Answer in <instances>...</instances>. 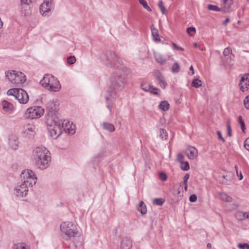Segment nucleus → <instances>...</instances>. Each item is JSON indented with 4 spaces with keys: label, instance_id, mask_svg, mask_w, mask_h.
I'll list each match as a JSON object with an SVG mask.
<instances>
[{
    "label": "nucleus",
    "instance_id": "f257e3e1",
    "mask_svg": "<svg viewBox=\"0 0 249 249\" xmlns=\"http://www.w3.org/2000/svg\"><path fill=\"white\" fill-rule=\"evenodd\" d=\"M57 111L53 108L49 109L46 116V124L50 135L53 139L57 138L63 131L70 135L75 133V125L70 123L68 120L60 122L57 117Z\"/></svg>",
    "mask_w": 249,
    "mask_h": 249
},
{
    "label": "nucleus",
    "instance_id": "f03ea898",
    "mask_svg": "<svg viewBox=\"0 0 249 249\" xmlns=\"http://www.w3.org/2000/svg\"><path fill=\"white\" fill-rule=\"evenodd\" d=\"M126 69L121 66L115 70L110 77L108 90L106 96L107 101L113 102L116 98L117 91L121 90L126 82Z\"/></svg>",
    "mask_w": 249,
    "mask_h": 249
},
{
    "label": "nucleus",
    "instance_id": "7ed1b4c3",
    "mask_svg": "<svg viewBox=\"0 0 249 249\" xmlns=\"http://www.w3.org/2000/svg\"><path fill=\"white\" fill-rule=\"evenodd\" d=\"M34 160L36 165L40 169L48 168L51 162L50 153L44 147H37L33 151Z\"/></svg>",
    "mask_w": 249,
    "mask_h": 249
},
{
    "label": "nucleus",
    "instance_id": "20e7f679",
    "mask_svg": "<svg viewBox=\"0 0 249 249\" xmlns=\"http://www.w3.org/2000/svg\"><path fill=\"white\" fill-rule=\"evenodd\" d=\"M63 239L69 241L78 233L75 225L71 222H64L60 226Z\"/></svg>",
    "mask_w": 249,
    "mask_h": 249
},
{
    "label": "nucleus",
    "instance_id": "39448f33",
    "mask_svg": "<svg viewBox=\"0 0 249 249\" xmlns=\"http://www.w3.org/2000/svg\"><path fill=\"white\" fill-rule=\"evenodd\" d=\"M5 76L14 86H22L26 80L25 75L23 73L14 70L5 71Z\"/></svg>",
    "mask_w": 249,
    "mask_h": 249
},
{
    "label": "nucleus",
    "instance_id": "423d86ee",
    "mask_svg": "<svg viewBox=\"0 0 249 249\" xmlns=\"http://www.w3.org/2000/svg\"><path fill=\"white\" fill-rule=\"evenodd\" d=\"M7 94L14 96L20 104H25L29 101L27 92L20 88H15L8 90Z\"/></svg>",
    "mask_w": 249,
    "mask_h": 249
},
{
    "label": "nucleus",
    "instance_id": "0eeeda50",
    "mask_svg": "<svg viewBox=\"0 0 249 249\" xmlns=\"http://www.w3.org/2000/svg\"><path fill=\"white\" fill-rule=\"evenodd\" d=\"M20 178L22 183L29 187H32L35 185L37 180V178L35 173L29 169L23 170L20 175Z\"/></svg>",
    "mask_w": 249,
    "mask_h": 249
},
{
    "label": "nucleus",
    "instance_id": "6e6552de",
    "mask_svg": "<svg viewBox=\"0 0 249 249\" xmlns=\"http://www.w3.org/2000/svg\"><path fill=\"white\" fill-rule=\"evenodd\" d=\"M44 109L41 107L34 106L28 108L25 113V117L28 119H36L40 117L44 113Z\"/></svg>",
    "mask_w": 249,
    "mask_h": 249
},
{
    "label": "nucleus",
    "instance_id": "1a4fd4ad",
    "mask_svg": "<svg viewBox=\"0 0 249 249\" xmlns=\"http://www.w3.org/2000/svg\"><path fill=\"white\" fill-rule=\"evenodd\" d=\"M233 2L232 0H221V12L227 13L231 12L233 9L232 5Z\"/></svg>",
    "mask_w": 249,
    "mask_h": 249
},
{
    "label": "nucleus",
    "instance_id": "9d476101",
    "mask_svg": "<svg viewBox=\"0 0 249 249\" xmlns=\"http://www.w3.org/2000/svg\"><path fill=\"white\" fill-rule=\"evenodd\" d=\"M28 187L29 186L22 183L20 185H18L15 189L17 196L21 197L26 196L28 192Z\"/></svg>",
    "mask_w": 249,
    "mask_h": 249
},
{
    "label": "nucleus",
    "instance_id": "9b49d317",
    "mask_svg": "<svg viewBox=\"0 0 249 249\" xmlns=\"http://www.w3.org/2000/svg\"><path fill=\"white\" fill-rule=\"evenodd\" d=\"M52 0H45L40 6V12L43 15H47L52 9Z\"/></svg>",
    "mask_w": 249,
    "mask_h": 249
},
{
    "label": "nucleus",
    "instance_id": "f8f14e48",
    "mask_svg": "<svg viewBox=\"0 0 249 249\" xmlns=\"http://www.w3.org/2000/svg\"><path fill=\"white\" fill-rule=\"evenodd\" d=\"M240 89L245 91L248 89L249 86V73L244 74L241 77L239 84Z\"/></svg>",
    "mask_w": 249,
    "mask_h": 249
},
{
    "label": "nucleus",
    "instance_id": "ddd939ff",
    "mask_svg": "<svg viewBox=\"0 0 249 249\" xmlns=\"http://www.w3.org/2000/svg\"><path fill=\"white\" fill-rule=\"evenodd\" d=\"M54 81H55V82H49L48 87H46V89L50 90V91H59L61 89L60 84L59 81L55 77Z\"/></svg>",
    "mask_w": 249,
    "mask_h": 249
},
{
    "label": "nucleus",
    "instance_id": "4468645a",
    "mask_svg": "<svg viewBox=\"0 0 249 249\" xmlns=\"http://www.w3.org/2000/svg\"><path fill=\"white\" fill-rule=\"evenodd\" d=\"M9 145L13 150H17L19 142L18 137L15 135L9 136Z\"/></svg>",
    "mask_w": 249,
    "mask_h": 249
},
{
    "label": "nucleus",
    "instance_id": "2eb2a0df",
    "mask_svg": "<svg viewBox=\"0 0 249 249\" xmlns=\"http://www.w3.org/2000/svg\"><path fill=\"white\" fill-rule=\"evenodd\" d=\"M55 82L54 81V77L49 74H46L43 78L40 80V83L42 86L45 88L48 87L49 82Z\"/></svg>",
    "mask_w": 249,
    "mask_h": 249
},
{
    "label": "nucleus",
    "instance_id": "dca6fc26",
    "mask_svg": "<svg viewBox=\"0 0 249 249\" xmlns=\"http://www.w3.org/2000/svg\"><path fill=\"white\" fill-rule=\"evenodd\" d=\"M185 153L189 159L193 160L197 154V151L196 149L193 146H189L185 150Z\"/></svg>",
    "mask_w": 249,
    "mask_h": 249
},
{
    "label": "nucleus",
    "instance_id": "f3484780",
    "mask_svg": "<svg viewBox=\"0 0 249 249\" xmlns=\"http://www.w3.org/2000/svg\"><path fill=\"white\" fill-rule=\"evenodd\" d=\"M150 29L151 30V34L153 36V39L155 42L160 41V38L159 37V31L155 27L154 24L151 25L150 27Z\"/></svg>",
    "mask_w": 249,
    "mask_h": 249
},
{
    "label": "nucleus",
    "instance_id": "a211bd4d",
    "mask_svg": "<svg viewBox=\"0 0 249 249\" xmlns=\"http://www.w3.org/2000/svg\"><path fill=\"white\" fill-rule=\"evenodd\" d=\"M1 105L3 110L7 112H11L14 109L13 105L6 101H3Z\"/></svg>",
    "mask_w": 249,
    "mask_h": 249
},
{
    "label": "nucleus",
    "instance_id": "6ab92c4d",
    "mask_svg": "<svg viewBox=\"0 0 249 249\" xmlns=\"http://www.w3.org/2000/svg\"><path fill=\"white\" fill-rule=\"evenodd\" d=\"M154 57L156 61L161 65H165L167 61L166 58L164 57L162 54L159 53H155Z\"/></svg>",
    "mask_w": 249,
    "mask_h": 249
},
{
    "label": "nucleus",
    "instance_id": "aec40b11",
    "mask_svg": "<svg viewBox=\"0 0 249 249\" xmlns=\"http://www.w3.org/2000/svg\"><path fill=\"white\" fill-rule=\"evenodd\" d=\"M35 130V126L33 124H27L24 126V133L27 135L33 136Z\"/></svg>",
    "mask_w": 249,
    "mask_h": 249
},
{
    "label": "nucleus",
    "instance_id": "412c9836",
    "mask_svg": "<svg viewBox=\"0 0 249 249\" xmlns=\"http://www.w3.org/2000/svg\"><path fill=\"white\" fill-rule=\"evenodd\" d=\"M132 246L131 241L127 238H124L121 244V249H130Z\"/></svg>",
    "mask_w": 249,
    "mask_h": 249
},
{
    "label": "nucleus",
    "instance_id": "4be33fe9",
    "mask_svg": "<svg viewBox=\"0 0 249 249\" xmlns=\"http://www.w3.org/2000/svg\"><path fill=\"white\" fill-rule=\"evenodd\" d=\"M102 125L104 129L108 130L109 132H112L115 131L114 125L112 124L104 122L102 123Z\"/></svg>",
    "mask_w": 249,
    "mask_h": 249
},
{
    "label": "nucleus",
    "instance_id": "5701e85b",
    "mask_svg": "<svg viewBox=\"0 0 249 249\" xmlns=\"http://www.w3.org/2000/svg\"><path fill=\"white\" fill-rule=\"evenodd\" d=\"M220 199L227 202H231L232 200V198L231 196H228L227 194L221 192L219 194Z\"/></svg>",
    "mask_w": 249,
    "mask_h": 249
},
{
    "label": "nucleus",
    "instance_id": "b1692460",
    "mask_svg": "<svg viewBox=\"0 0 249 249\" xmlns=\"http://www.w3.org/2000/svg\"><path fill=\"white\" fill-rule=\"evenodd\" d=\"M138 211L140 212L142 214H144L147 213L146 207L144 204L143 201H141L140 202L139 207L138 208Z\"/></svg>",
    "mask_w": 249,
    "mask_h": 249
},
{
    "label": "nucleus",
    "instance_id": "393cba45",
    "mask_svg": "<svg viewBox=\"0 0 249 249\" xmlns=\"http://www.w3.org/2000/svg\"><path fill=\"white\" fill-rule=\"evenodd\" d=\"M247 212H237L235 214V217L239 220H244L246 219Z\"/></svg>",
    "mask_w": 249,
    "mask_h": 249
},
{
    "label": "nucleus",
    "instance_id": "a878e982",
    "mask_svg": "<svg viewBox=\"0 0 249 249\" xmlns=\"http://www.w3.org/2000/svg\"><path fill=\"white\" fill-rule=\"evenodd\" d=\"M159 107L163 111H166L169 109V104L167 101H162L159 105Z\"/></svg>",
    "mask_w": 249,
    "mask_h": 249
},
{
    "label": "nucleus",
    "instance_id": "bb28decb",
    "mask_svg": "<svg viewBox=\"0 0 249 249\" xmlns=\"http://www.w3.org/2000/svg\"><path fill=\"white\" fill-rule=\"evenodd\" d=\"M158 6L160 8V11H161V12L162 13V14L163 15H166V14H167L166 9L165 7V6H164L163 2L161 0H160L159 1V3H158Z\"/></svg>",
    "mask_w": 249,
    "mask_h": 249
},
{
    "label": "nucleus",
    "instance_id": "cd10ccee",
    "mask_svg": "<svg viewBox=\"0 0 249 249\" xmlns=\"http://www.w3.org/2000/svg\"><path fill=\"white\" fill-rule=\"evenodd\" d=\"M192 85L193 87L198 88L201 86L202 82L201 80H198V79H195L193 80Z\"/></svg>",
    "mask_w": 249,
    "mask_h": 249
},
{
    "label": "nucleus",
    "instance_id": "c85d7f7f",
    "mask_svg": "<svg viewBox=\"0 0 249 249\" xmlns=\"http://www.w3.org/2000/svg\"><path fill=\"white\" fill-rule=\"evenodd\" d=\"M164 202V200L161 198H155L153 200L154 204L158 206H161Z\"/></svg>",
    "mask_w": 249,
    "mask_h": 249
},
{
    "label": "nucleus",
    "instance_id": "c756f323",
    "mask_svg": "<svg viewBox=\"0 0 249 249\" xmlns=\"http://www.w3.org/2000/svg\"><path fill=\"white\" fill-rule=\"evenodd\" d=\"M13 249H29L24 243H18L13 247Z\"/></svg>",
    "mask_w": 249,
    "mask_h": 249
},
{
    "label": "nucleus",
    "instance_id": "7c9ffc66",
    "mask_svg": "<svg viewBox=\"0 0 249 249\" xmlns=\"http://www.w3.org/2000/svg\"><path fill=\"white\" fill-rule=\"evenodd\" d=\"M151 85H149L146 83H142L141 85V89L144 91L148 92L149 90H150V87Z\"/></svg>",
    "mask_w": 249,
    "mask_h": 249
},
{
    "label": "nucleus",
    "instance_id": "2f4dec72",
    "mask_svg": "<svg viewBox=\"0 0 249 249\" xmlns=\"http://www.w3.org/2000/svg\"><path fill=\"white\" fill-rule=\"evenodd\" d=\"M160 137L162 140H166L167 138L168 135L166 131L163 129L160 128Z\"/></svg>",
    "mask_w": 249,
    "mask_h": 249
},
{
    "label": "nucleus",
    "instance_id": "473e14b6",
    "mask_svg": "<svg viewBox=\"0 0 249 249\" xmlns=\"http://www.w3.org/2000/svg\"><path fill=\"white\" fill-rule=\"evenodd\" d=\"M208 9L209 10L213 11H221V7H218L216 5H214L212 4H209L208 5Z\"/></svg>",
    "mask_w": 249,
    "mask_h": 249
},
{
    "label": "nucleus",
    "instance_id": "72a5a7b5",
    "mask_svg": "<svg viewBox=\"0 0 249 249\" xmlns=\"http://www.w3.org/2000/svg\"><path fill=\"white\" fill-rule=\"evenodd\" d=\"M181 163V169L183 171H188L190 169L189 164L188 161H185Z\"/></svg>",
    "mask_w": 249,
    "mask_h": 249
},
{
    "label": "nucleus",
    "instance_id": "f704fd0d",
    "mask_svg": "<svg viewBox=\"0 0 249 249\" xmlns=\"http://www.w3.org/2000/svg\"><path fill=\"white\" fill-rule=\"evenodd\" d=\"M139 1L145 9L149 11H151V9L148 5L147 2L145 0H139Z\"/></svg>",
    "mask_w": 249,
    "mask_h": 249
},
{
    "label": "nucleus",
    "instance_id": "c9c22d12",
    "mask_svg": "<svg viewBox=\"0 0 249 249\" xmlns=\"http://www.w3.org/2000/svg\"><path fill=\"white\" fill-rule=\"evenodd\" d=\"M179 70V65L177 62L175 63L172 66V71L174 73L178 72Z\"/></svg>",
    "mask_w": 249,
    "mask_h": 249
},
{
    "label": "nucleus",
    "instance_id": "e433bc0d",
    "mask_svg": "<svg viewBox=\"0 0 249 249\" xmlns=\"http://www.w3.org/2000/svg\"><path fill=\"white\" fill-rule=\"evenodd\" d=\"M189 177H190L189 174H186L183 178V184L184 185V189L185 191H187L188 186H187V183L188 180L189 178Z\"/></svg>",
    "mask_w": 249,
    "mask_h": 249
},
{
    "label": "nucleus",
    "instance_id": "4c0bfd02",
    "mask_svg": "<svg viewBox=\"0 0 249 249\" xmlns=\"http://www.w3.org/2000/svg\"><path fill=\"white\" fill-rule=\"evenodd\" d=\"M238 122L241 125V129L243 131H244L245 129V124L242 119V116H239L238 118Z\"/></svg>",
    "mask_w": 249,
    "mask_h": 249
},
{
    "label": "nucleus",
    "instance_id": "58836bf2",
    "mask_svg": "<svg viewBox=\"0 0 249 249\" xmlns=\"http://www.w3.org/2000/svg\"><path fill=\"white\" fill-rule=\"evenodd\" d=\"M76 61L74 56H71L67 58V63L70 65L73 64Z\"/></svg>",
    "mask_w": 249,
    "mask_h": 249
},
{
    "label": "nucleus",
    "instance_id": "ea45409f",
    "mask_svg": "<svg viewBox=\"0 0 249 249\" xmlns=\"http://www.w3.org/2000/svg\"><path fill=\"white\" fill-rule=\"evenodd\" d=\"M232 50L231 49L228 47L225 49V50L223 51V54L225 57L229 56V55L231 53Z\"/></svg>",
    "mask_w": 249,
    "mask_h": 249
},
{
    "label": "nucleus",
    "instance_id": "a19ab883",
    "mask_svg": "<svg viewBox=\"0 0 249 249\" xmlns=\"http://www.w3.org/2000/svg\"><path fill=\"white\" fill-rule=\"evenodd\" d=\"M154 75L158 81H160V79H162L164 78L159 71H155Z\"/></svg>",
    "mask_w": 249,
    "mask_h": 249
},
{
    "label": "nucleus",
    "instance_id": "79ce46f5",
    "mask_svg": "<svg viewBox=\"0 0 249 249\" xmlns=\"http://www.w3.org/2000/svg\"><path fill=\"white\" fill-rule=\"evenodd\" d=\"M196 31V30L195 27H189L187 29V32L190 36H193Z\"/></svg>",
    "mask_w": 249,
    "mask_h": 249
},
{
    "label": "nucleus",
    "instance_id": "37998d69",
    "mask_svg": "<svg viewBox=\"0 0 249 249\" xmlns=\"http://www.w3.org/2000/svg\"><path fill=\"white\" fill-rule=\"evenodd\" d=\"M158 90H159L158 89L151 86V87H150V90H149L148 92H150L151 93L153 94L158 95L159 94L157 91Z\"/></svg>",
    "mask_w": 249,
    "mask_h": 249
},
{
    "label": "nucleus",
    "instance_id": "c03bdc74",
    "mask_svg": "<svg viewBox=\"0 0 249 249\" xmlns=\"http://www.w3.org/2000/svg\"><path fill=\"white\" fill-rule=\"evenodd\" d=\"M159 84L162 89H165L167 86V83L165 82L164 78H162V79H160V81H159Z\"/></svg>",
    "mask_w": 249,
    "mask_h": 249
},
{
    "label": "nucleus",
    "instance_id": "a18cd8bd",
    "mask_svg": "<svg viewBox=\"0 0 249 249\" xmlns=\"http://www.w3.org/2000/svg\"><path fill=\"white\" fill-rule=\"evenodd\" d=\"M244 104L246 108L249 109V95L245 98Z\"/></svg>",
    "mask_w": 249,
    "mask_h": 249
},
{
    "label": "nucleus",
    "instance_id": "49530a36",
    "mask_svg": "<svg viewBox=\"0 0 249 249\" xmlns=\"http://www.w3.org/2000/svg\"><path fill=\"white\" fill-rule=\"evenodd\" d=\"M160 178L162 181H165L167 179V175L164 173H160L159 175Z\"/></svg>",
    "mask_w": 249,
    "mask_h": 249
},
{
    "label": "nucleus",
    "instance_id": "de8ad7c7",
    "mask_svg": "<svg viewBox=\"0 0 249 249\" xmlns=\"http://www.w3.org/2000/svg\"><path fill=\"white\" fill-rule=\"evenodd\" d=\"M227 136H228L229 137H231L232 135H231V127L230 126L229 123H227Z\"/></svg>",
    "mask_w": 249,
    "mask_h": 249
},
{
    "label": "nucleus",
    "instance_id": "09e8293b",
    "mask_svg": "<svg viewBox=\"0 0 249 249\" xmlns=\"http://www.w3.org/2000/svg\"><path fill=\"white\" fill-rule=\"evenodd\" d=\"M184 156L181 154H178L177 156V160L180 163L184 162L183 161Z\"/></svg>",
    "mask_w": 249,
    "mask_h": 249
},
{
    "label": "nucleus",
    "instance_id": "8fccbe9b",
    "mask_svg": "<svg viewBox=\"0 0 249 249\" xmlns=\"http://www.w3.org/2000/svg\"><path fill=\"white\" fill-rule=\"evenodd\" d=\"M197 200V196L195 194L191 195L189 197V200L192 202H196Z\"/></svg>",
    "mask_w": 249,
    "mask_h": 249
},
{
    "label": "nucleus",
    "instance_id": "3c124183",
    "mask_svg": "<svg viewBox=\"0 0 249 249\" xmlns=\"http://www.w3.org/2000/svg\"><path fill=\"white\" fill-rule=\"evenodd\" d=\"M245 148L249 151V137L244 142Z\"/></svg>",
    "mask_w": 249,
    "mask_h": 249
},
{
    "label": "nucleus",
    "instance_id": "603ef678",
    "mask_svg": "<svg viewBox=\"0 0 249 249\" xmlns=\"http://www.w3.org/2000/svg\"><path fill=\"white\" fill-rule=\"evenodd\" d=\"M172 45H173V48H174L175 50H181V51H183V49L182 48L178 46H177L175 43H172Z\"/></svg>",
    "mask_w": 249,
    "mask_h": 249
},
{
    "label": "nucleus",
    "instance_id": "864d4df0",
    "mask_svg": "<svg viewBox=\"0 0 249 249\" xmlns=\"http://www.w3.org/2000/svg\"><path fill=\"white\" fill-rule=\"evenodd\" d=\"M107 107L109 110L110 114H112V105L110 103H108L107 106Z\"/></svg>",
    "mask_w": 249,
    "mask_h": 249
},
{
    "label": "nucleus",
    "instance_id": "5fc2aeb1",
    "mask_svg": "<svg viewBox=\"0 0 249 249\" xmlns=\"http://www.w3.org/2000/svg\"><path fill=\"white\" fill-rule=\"evenodd\" d=\"M217 134L219 138L221 139L223 142H225V139L223 138L220 131H217Z\"/></svg>",
    "mask_w": 249,
    "mask_h": 249
},
{
    "label": "nucleus",
    "instance_id": "6e6d98bb",
    "mask_svg": "<svg viewBox=\"0 0 249 249\" xmlns=\"http://www.w3.org/2000/svg\"><path fill=\"white\" fill-rule=\"evenodd\" d=\"M21 2L24 4H29L32 2L31 0H21Z\"/></svg>",
    "mask_w": 249,
    "mask_h": 249
},
{
    "label": "nucleus",
    "instance_id": "4d7b16f0",
    "mask_svg": "<svg viewBox=\"0 0 249 249\" xmlns=\"http://www.w3.org/2000/svg\"><path fill=\"white\" fill-rule=\"evenodd\" d=\"M246 244V243H244V244L240 243V244H238V245H237V247L239 248H240V249H242V248L244 249V248L246 247V246H245Z\"/></svg>",
    "mask_w": 249,
    "mask_h": 249
},
{
    "label": "nucleus",
    "instance_id": "13d9d810",
    "mask_svg": "<svg viewBox=\"0 0 249 249\" xmlns=\"http://www.w3.org/2000/svg\"><path fill=\"white\" fill-rule=\"evenodd\" d=\"M230 21V18H227L223 22L222 24L223 25H226Z\"/></svg>",
    "mask_w": 249,
    "mask_h": 249
},
{
    "label": "nucleus",
    "instance_id": "bf43d9fd",
    "mask_svg": "<svg viewBox=\"0 0 249 249\" xmlns=\"http://www.w3.org/2000/svg\"><path fill=\"white\" fill-rule=\"evenodd\" d=\"M194 46L195 48H199V49H200V50H202V51L203 50V49H202V48H200L198 46V44H197L196 42H195V43H194Z\"/></svg>",
    "mask_w": 249,
    "mask_h": 249
},
{
    "label": "nucleus",
    "instance_id": "052dcab7",
    "mask_svg": "<svg viewBox=\"0 0 249 249\" xmlns=\"http://www.w3.org/2000/svg\"><path fill=\"white\" fill-rule=\"evenodd\" d=\"M239 177V180H241L243 178V175L241 173V172L239 173L238 172V176H237Z\"/></svg>",
    "mask_w": 249,
    "mask_h": 249
},
{
    "label": "nucleus",
    "instance_id": "680f3d73",
    "mask_svg": "<svg viewBox=\"0 0 249 249\" xmlns=\"http://www.w3.org/2000/svg\"><path fill=\"white\" fill-rule=\"evenodd\" d=\"M190 70L192 71V74H194V68L193 67V66H191V67H190Z\"/></svg>",
    "mask_w": 249,
    "mask_h": 249
},
{
    "label": "nucleus",
    "instance_id": "e2e57ef3",
    "mask_svg": "<svg viewBox=\"0 0 249 249\" xmlns=\"http://www.w3.org/2000/svg\"><path fill=\"white\" fill-rule=\"evenodd\" d=\"M245 246H246V247L244 248V249H249V244H246Z\"/></svg>",
    "mask_w": 249,
    "mask_h": 249
},
{
    "label": "nucleus",
    "instance_id": "0e129e2a",
    "mask_svg": "<svg viewBox=\"0 0 249 249\" xmlns=\"http://www.w3.org/2000/svg\"><path fill=\"white\" fill-rule=\"evenodd\" d=\"M246 219H249V212H247Z\"/></svg>",
    "mask_w": 249,
    "mask_h": 249
},
{
    "label": "nucleus",
    "instance_id": "69168bd1",
    "mask_svg": "<svg viewBox=\"0 0 249 249\" xmlns=\"http://www.w3.org/2000/svg\"><path fill=\"white\" fill-rule=\"evenodd\" d=\"M235 169L236 170V172L237 176H238V171L237 166H235Z\"/></svg>",
    "mask_w": 249,
    "mask_h": 249
},
{
    "label": "nucleus",
    "instance_id": "338daca9",
    "mask_svg": "<svg viewBox=\"0 0 249 249\" xmlns=\"http://www.w3.org/2000/svg\"><path fill=\"white\" fill-rule=\"evenodd\" d=\"M207 247L209 248H211L212 247V245L211 243H208L207 245Z\"/></svg>",
    "mask_w": 249,
    "mask_h": 249
},
{
    "label": "nucleus",
    "instance_id": "774afa93",
    "mask_svg": "<svg viewBox=\"0 0 249 249\" xmlns=\"http://www.w3.org/2000/svg\"><path fill=\"white\" fill-rule=\"evenodd\" d=\"M222 178H223V179H225V178H226V176L225 175H223L222 176Z\"/></svg>",
    "mask_w": 249,
    "mask_h": 249
}]
</instances>
